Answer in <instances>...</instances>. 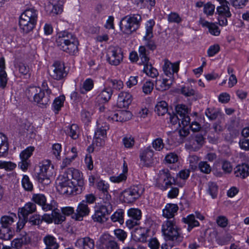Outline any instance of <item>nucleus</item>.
Instances as JSON below:
<instances>
[{"label":"nucleus","mask_w":249,"mask_h":249,"mask_svg":"<svg viewBox=\"0 0 249 249\" xmlns=\"http://www.w3.org/2000/svg\"><path fill=\"white\" fill-rule=\"evenodd\" d=\"M56 44L59 49L69 54L75 55L78 52L79 43L77 38L67 31L58 33Z\"/></svg>","instance_id":"nucleus-1"},{"label":"nucleus","mask_w":249,"mask_h":249,"mask_svg":"<svg viewBox=\"0 0 249 249\" xmlns=\"http://www.w3.org/2000/svg\"><path fill=\"white\" fill-rule=\"evenodd\" d=\"M162 232L166 241L173 242L175 245L179 244L183 239L180 229L177 225L175 219L164 221L162 225Z\"/></svg>","instance_id":"nucleus-2"},{"label":"nucleus","mask_w":249,"mask_h":249,"mask_svg":"<svg viewBox=\"0 0 249 249\" xmlns=\"http://www.w3.org/2000/svg\"><path fill=\"white\" fill-rule=\"evenodd\" d=\"M141 20V16L139 14L126 16L120 22V30L124 34L130 35L139 28Z\"/></svg>","instance_id":"nucleus-3"},{"label":"nucleus","mask_w":249,"mask_h":249,"mask_svg":"<svg viewBox=\"0 0 249 249\" xmlns=\"http://www.w3.org/2000/svg\"><path fill=\"white\" fill-rule=\"evenodd\" d=\"M144 191L142 184L133 185L122 192L121 199L124 203H132L141 197Z\"/></svg>","instance_id":"nucleus-4"},{"label":"nucleus","mask_w":249,"mask_h":249,"mask_svg":"<svg viewBox=\"0 0 249 249\" xmlns=\"http://www.w3.org/2000/svg\"><path fill=\"white\" fill-rule=\"evenodd\" d=\"M26 94L28 98L33 97L34 102L41 107L48 105L50 101L51 95L42 90L39 87L35 86L29 87L26 91Z\"/></svg>","instance_id":"nucleus-5"},{"label":"nucleus","mask_w":249,"mask_h":249,"mask_svg":"<svg viewBox=\"0 0 249 249\" xmlns=\"http://www.w3.org/2000/svg\"><path fill=\"white\" fill-rule=\"evenodd\" d=\"M53 166L51 164L50 161H43L38 173V182L45 185L49 184L51 183L50 178L53 176Z\"/></svg>","instance_id":"nucleus-6"},{"label":"nucleus","mask_w":249,"mask_h":249,"mask_svg":"<svg viewBox=\"0 0 249 249\" xmlns=\"http://www.w3.org/2000/svg\"><path fill=\"white\" fill-rule=\"evenodd\" d=\"M107 60L111 65L117 66L123 60L122 49L118 46H110L107 52Z\"/></svg>","instance_id":"nucleus-7"},{"label":"nucleus","mask_w":249,"mask_h":249,"mask_svg":"<svg viewBox=\"0 0 249 249\" xmlns=\"http://www.w3.org/2000/svg\"><path fill=\"white\" fill-rule=\"evenodd\" d=\"M52 71H49L50 75L54 79L59 80L67 75L63 63L55 62L52 66Z\"/></svg>","instance_id":"nucleus-8"},{"label":"nucleus","mask_w":249,"mask_h":249,"mask_svg":"<svg viewBox=\"0 0 249 249\" xmlns=\"http://www.w3.org/2000/svg\"><path fill=\"white\" fill-rule=\"evenodd\" d=\"M89 212L90 209L87 202L83 200L77 205L75 212L72 216V219L76 221H82L84 217L89 214Z\"/></svg>","instance_id":"nucleus-9"},{"label":"nucleus","mask_w":249,"mask_h":249,"mask_svg":"<svg viewBox=\"0 0 249 249\" xmlns=\"http://www.w3.org/2000/svg\"><path fill=\"white\" fill-rule=\"evenodd\" d=\"M58 188L62 193H73V183L70 179L66 178L64 176H60L57 179Z\"/></svg>","instance_id":"nucleus-10"},{"label":"nucleus","mask_w":249,"mask_h":249,"mask_svg":"<svg viewBox=\"0 0 249 249\" xmlns=\"http://www.w3.org/2000/svg\"><path fill=\"white\" fill-rule=\"evenodd\" d=\"M177 115L180 117L182 125L188 126L190 124V118L188 115L189 109L184 105H178L176 107Z\"/></svg>","instance_id":"nucleus-11"},{"label":"nucleus","mask_w":249,"mask_h":249,"mask_svg":"<svg viewBox=\"0 0 249 249\" xmlns=\"http://www.w3.org/2000/svg\"><path fill=\"white\" fill-rule=\"evenodd\" d=\"M101 249H119L117 242L108 234H104L100 238Z\"/></svg>","instance_id":"nucleus-12"},{"label":"nucleus","mask_w":249,"mask_h":249,"mask_svg":"<svg viewBox=\"0 0 249 249\" xmlns=\"http://www.w3.org/2000/svg\"><path fill=\"white\" fill-rule=\"evenodd\" d=\"M72 176V181L74 183H73V191L77 194H80L84 185L83 176L78 170L74 169Z\"/></svg>","instance_id":"nucleus-13"},{"label":"nucleus","mask_w":249,"mask_h":249,"mask_svg":"<svg viewBox=\"0 0 249 249\" xmlns=\"http://www.w3.org/2000/svg\"><path fill=\"white\" fill-rule=\"evenodd\" d=\"M149 24V25L148 24L146 25L145 35L143 36V40L145 41L144 46L153 51L156 48L155 42L151 39L153 37V26L154 24H152L151 22Z\"/></svg>","instance_id":"nucleus-14"},{"label":"nucleus","mask_w":249,"mask_h":249,"mask_svg":"<svg viewBox=\"0 0 249 249\" xmlns=\"http://www.w3.org/2000/svg\"><path fill=\"white\" fill-rule=\"evenodd\" d=\"M112 211H111L108 207L107 208L100 206L99 208L95 211L94 214L92 216V218L95 222L100 223L104 222L107 220L106 216L109 215Z\"/></svg>","instance_id":"nucleus-15"},{"label":"nucleus","mask_w":249,"mask_h":249,"mask_svg":"<svg viewBox=\"0 0 249 249\" xmlns=\"http://www.w3.org/2000/svg\"><path fill=\"white\" fill-rule=\"evenodd\" d=\"M160 179L163 181V190H167L173 184H176V181L170 173L168 169H164L160 171Z\"/></svg>","instance_id":"nucleus-16"},{"label":"nucleus","mask_w":249,"mask_h":249,"mask_svg":"<svg viewBox=\"0 0 249 249\" xmlns=\"http://www.w3.org/2000/svg\"><path fill=\"white\" fill-rule=\"evenodd\" d=\"M179 62L172 63L168 60H165L164 64L162 67L165 74L169 78H173L174 73L177 72L179 70Z\"/></svg>","instance_id":"nucleus-17"},{"label":"nucleus","mask_w":249,"mask_h":249,"mask_svg":"<svg viewBox=\"0 0 249 249\" xmlns=\"http://www.w3.org/2000/svg\"><path fill=\"white\" fill-rule=\"evenodd\" d=\"M132 100V96L129 93L121 92L118 96L117 105L120 108H126L130 105Z\"/></svg>","instance_id":"nucleus-18"},{"label":"nucleus","mask_w":249,"mask_h":249,"mask_svg":"<svg viewBox=\"0 0 249 249\" xmlns=\"http://www.w3.org/2000/svg\"><path fill=\"white\" fill-rule=\"evenodd\" d=\"M178 210L177 204L168 203L162 210V215L163 217L169 219H175L174 216Z\"/></svg>","instance_id":"nucleus-19"},{"label":"nucleus","mask_w":249,"mask_h":249,"mask_svg":"<svg viewBox=\"0 0 249 249\" xmlns=\"http://www.w3.org/2000/svg\"><path fill=\"white\" fill-rule=\"evenodd\" d=\"M74 245L77 247H82L83 249H93L94 248V240L89 237L79 238L77 239Z\"/></svg>","instance_id":"nucleus-20"},{"label":"nucleus","mask_w":249,"mask_h":249,"mask_svg":"<svg viewBox=\"0 0 249 249\" xmlns=\"http://www.w3.org/2000/svg\"><path fill=\"white\" fill-rule=\"evenodd\" d=\"M234 174L236 177L246 178L249 176V165L246 163L238 165L234 169Z\"/></svg>","instance_id":"nucleus-21"},{"label":"nucleus","mask_w":249,"mask_h":249,"mask_svg":"<svg viewBox=\"0 0 249 249\" xmlns=\"http://www.w3.org/2000/svg\"><path fill=\"white\" fill-rule=\"evenodd\" d=\"M36 23L23 18H19V25L20 30L24 34H28L35 27Z\"/></svg>","instance_id":"nucleus-22"},{"label":"nucleus","mask_w":249,"mask_h":249,"mask_svg":"<svg viewBox=\"0 0 249 249\" xmlns=\"http://www.w3.org/2000/svg\"><path fill=\"white\" fill-rule=\"evenodd\" d=\"M173 78H163L157 80L155 81L156 89L160 91H164L168 89L172 85Z\"/></svg>","instance_id":"nucleus-23"},{"label":"nucleus","mask_w":249,"mask_h":249,"mask_svg":"<svg viewBox=\"0 0 249 249\" xmlns=\"http://www.w3.org/2000/svg\"><path fill=\"white\" fill-rule=\"evenodd\" d=\"M199 23L203 27H207L209 33L211 35L215 36H218L220 35V30L214 23L209 22L201 18L199 20Z\"/></svg>","instance_id":"nucleus-24"},{"label":"nucleus","mask_w":249,"mask_h":249,"mask_svg":"<svg viewBox=\"0 0 249 249\" xmlns=\"http://www.w3.org/2000/svg\"><path fill=\"white\" fill-rule=\"evenodd\" d=\"M43 241L47 249H58L59 247L56 238L52 235H46L43 238Z\"/></svg>","instance_id":"nucleus-25"},{"label":"nucleus","mask_w":249,"mask_h":249,"mask_svg":"<svg viewBox=\"0 0 249 249\" xmlns=\"http://www.w3.org/2000/svg\"><path fill=\"white\" fill-rule=\"evenodd\" d=\"M5 60L3 57L0 58V88L4 89L7 83V76L5 71Z\"/></svg>","instance_id":"nucleus-26"},{"label":"nucleus","mask_w":249,"mask_h":249,"mask_svg":"<svg viewBox=\"0 0 249 249\" xmlns=\"http://www.w3.org/2000/svg\"><path fill=\"white\" fill-rule=\"evenodd\" d=\"M20 18L36 23L37 12L34 8L28 9L21 14Z\"/></svg>","instance_id":"nucleus-27"},{"label":"nucleus","mask_w":249,"mask_h":249,"mask_svg":"<svg viewBox=\"0 0 249 249\" xmlns=\"http://www.w3.org/2000/svg\"><path fill=\"white\" fill-rule=\"evenodd\" d=\"M127 166L125 161L124 163V168L123 173L118 176H113L110 177V180L111 182L116 183L124 182L127 179Z\"/></svg>","instance_id":"nucleus-28"},{"label":"nucleus","mask_w":249,"mask_h":249,"mask_svg":"<svg viewBox=\"0 0 249 249\" xmlns=\"http://www.w3.org/2000/svg\"><path fill=\"white\" fill-rule=\"evenodd\" d=\"M36 205L33 202H29L20 209L19 213L22 216L27 217L30 214H32L36 211Z\"/></svg>","instance_id":"nucleus-29"},{"label":"nucleus","mask_w":249,"mask_h":249,"mask_svg":"<svg viewBox=\"0 0 249 249\" xmlns=\"http://www.w3.org/2000/svg\"><path fill=\"white\" fill-rule=\"evenodd\" d=\"M9 149L7 137L0 133V157H6Z\"/></svg>","instance_id":"nucleus-30"},{"label":"nucleus","mask_w":249,"mask_h":249,"mask_svg":"<svg viewBox=\"0 0 249 249\" xmlns=\"http://www.w3.org/2000/svg\"><path fill=\"white\" fill-rule=\"evenodd\" d=\"M182 221L188 225L187 231L190 232L193 228L195 227L199 226V222L196 220L195 215L194 214H190L186 217H183L182 219Z\"/></svg>","instance_id":"nucleus-31"},{"label":"nucleus","mask_w":249,"mask_h":249,"mask_svg":"<svg viewBox=\"0 0 249 249\" xmlns=\"http://www.w3.org/2000/svg\"><path fill=\"white\" fill-rule=\"evenodd\" d=\"M220 5L216 8V13L218 15L225 16L227 17H231V13L230 10L229 2L228 1H224L223 3H220Z\"/></svg>","instance_id":"nucleus-32"},{"label":"nucleus","mask_w":249,"mask_h":249,"mask_svg":"<svg viewBox=\"0 0 249 249\" xmlns=\"http://www.w3.org/2000/svg\"><path fill=\"white\" fill-rule=\"evenodd\" d=\"M153 155V151L150 148H147L141 154L140 158L143 162V165H147L151 162Z\"/></svg>","instance_id":"nucleus-33"},{"label":"nucleus","mask_w":249,"mask_h":249,"mask_svg":"<svg viewBox=\"0 0 249 249\" xmlns=\"http://www.w3.org/2000/svg\"><path fill=\"white\" fill-rule=\"evenodd\" d=\"M108 129V126L107 125H105L104 126H102L100 128H98L95 132V139L94 140V143L96 142L97 146H101L102 143L101 142V139L100 137H104L107 134V130Z\"/></svg>","instance_id":"nucleus-34"},{"label":"nucleus","mask_w":249,"mask_h":249,"mask_svg":"<svg viewBox=\"0 0 249 249\" xmlns=\"http://www.w3.org/2000/svg\"><path fill=\"white\" fill-rule=\"evenodd\" d=\"M144 67L143 72L145 73L148 76L151 78L157 77L159 75L158 70L153 67L152 65L149 63H146L143 64Z\"/></svg>","instance_id":"nucleus-35"},{"label":"nucleus","mask_w":249,"mask_h":249,"mask_svg":"<svg viewBox=\"0 0 249 249\" xmlns=\"http://www.w3.org/2000/svg\"><path fill=\"white\" fill-rule=\"evenodd\" d=\"M15 219H17V216L14 213H12L11 215L2 216L0 219L1 227L10 228V226L15 221Z\"/></svg>","instance_id":"nucleus-36"},{"label":"nucleus","mask_w":249,"mask_h":249,"mask_svg":"<svg viewBox=\"0 0 249 249\" xmlns=\"http://www.w3.org/2000/svg\"><path fill=\"white\" fill-rule=\"evenodd\" d=\"M155 111L159 116L164 115L168 111L167 103L164 101L158 102L155 107Z\"/></svg>","instance_id":"nucleus-37"},{"label":"nucleus","mask_w":249,"mask_h":249,"mask_svg":"<svg viewBox=\"0 0 249 249\" xmlns=\"http://www.w3.org/2000/svg\"><path fill=\"white\" fill-rule=\"evenodd\" d=\"M21 185L25 191L31 192L34 189V186L27 175H23L21 181Z\"/></svg>","instance_id":"nucleus-38"},{"label":"nucleus","mask_w":249,"mask_h":249,"mask_svg":"<svg viewBox=\"0 0 249 249\" xmlns=\"http://www.w3.org/2000/svg\"><path fill=\"white\" fill-rule=\"evenodd\" d=\"M180 91V93L186 97L194 96L196 93V90L189 84H186L181 87Z\"/></svg>","instance_id":"nucleus-39"},{"label":"nucleus","mask_w":249,"mask_h":249,"mask_svg":"<svg viewBox=\"0 0 249 249\" xmlns=\"http://www.w3.org/2000/svg\"><path fill=\"white\" fill-rule=\"evenodd\" d=\"M94 86V82L92 79L88 78L84 81L82 86L80 88V92L85 94L91 90Z\"/></svg>","instance_id":"nucleus-40"},{"label":"nucleus","mask_w":249,"mask_h":249,"mask_svg":"<svg viewBox=\"0 0 249 249\" xmlns=\"http://www.w3.org/2000/svg\"><path fill=\"white\" fill-rule=\"evenodd\" d=\"M65 100V97L64 95H60L55 99L53 104V107L55 113H58L61 108L63 106Z\"/></svg>","instance_id":"nucleus-41"},{"label":"nucleus","mask_w":249,"mask_h":249,"mask_svg":"<svg viewBox=\"0 0 249 249\" xmlns=\"http://www.w3.org/2000/svg\"><path fill=\"white\" fill-rule=\"evenodd\" d=\"M139 57L143 64L148 63L149 61V52L146 50L145 46H141L139 49Z\"/></svg>","instance_id":"nucleus-42"},{"label":"nucleus","mask_w":249,"mask_h":249,"mask_svg":"<svg viewBox=\"0 0 249 249\" xmlns=\"http://www.w3.org/2000/svg\"><path fill=\"white\" fill-rule=\"evenodd\" d=\"M13 236V231L10 228H0V239L8 240Z\"/></svg>","instance_id":"nucleus-43"},{"label":"nucleus","mask_w":249,"mask_h":249,"mask_svg":"<svg viewBox=\"0 0 249 249\" xmlns=\"http://www.w3.org/2000/svg\"><path fill=\"white\" fill-rule=\"evenodd\" d=\"M31 200L35 204L40 206L42 205L44 203L46 202V197L44 195L42 194H33Z\"/></svg>","instance_id":"nucleus-44"},{"label":"nucleus","mask_w":249,"mask_h":249,"mask_svg":"<svg viewBox=\"0 0 249 249\" xmlns=\"http://www.w3.org/2000/svg\"><path fill=\"white\" fill-rule=\"evenodd\" d=\"M193 141H194L193 143L194 144H195V142H196L198 148L202 147L205 142L203 131H201L199 133L195 134Z\"/></svg>","instance_id":"nucleus-45"},{"label":"nucleus","mask_w":249,"mask_h":249,"mask_svg":"<svg viewBox=\"0 0 249 249\" xmlns=\"http://www.w3.org/2000/svg\"><path fill=\"white\" fill-rule=\"evenodd\" d=\"M129 217L139 221L142 217V212L137 208H130L127 211Z\"/></svg>","instance_id":"nucleus-46"},{"label":"nucleus","mask_w":249,"mask_h":249,"mask_svg":"<svg viewBox=\"0 0 249 249\" xmlns=\"http://www.w3.org/2000/svg\"><path fill=\"white\" fill-rule=\"evenodd\" d=\"M69 135L73 139L78 138L79 134L78 126L76 124H72L69 126L68 130Z\"/></svg>","instance_id":"nucleus-47"},{"label":"nucleus","mask_w":249,"mask_h":249,"mask_svg":"<svg viewBox=\"0 0 249 249\" xmlns=\"http://www.w3.org/2000/svg\"><path fill=\"white\" fill-rule=\"evenodd\" d=\"M118 122H123L129 120L132 116L131 113L126 110H118Z\"/></svg>","instance_id":"nucleus-48"},{"label":"nucleus","mask_w":249,"mask_h":249,"mask_svg":"<svg viewBox=\"0 0 249 249\" xmlns=\"http://www.w3.org/2000/svg\"><path fill=\"white\" fill-rule=\"evenodd\" d=\"M53 222L56 224H60L66 219L65 216L61 214L57 208L53 211Z\"/></svg>","instance_id":"nucleus-49"},{"label":"nucleus","mask_w":249,"mask_h":249,"mask_svg":"<svg viewBox=\"0 0 249 249\" xmlns=\"http://www.w3.org/2000/svg\"><path fill=\"white\" fill-rule=\"evenodd\" d=\"M208 188L207 190L209 194L213 198H215L217 196L218 192V186L216 184L213 182H209L208 183Z\"/></svg>","instance_id":"nucleus-50"},{"label":"nucleus","mask_w":249,"mask_h":249,"mask_svg":"<svg viewBox=\"0 0 249 249\" xmlns=\"http://www.w3.org/2000/svg\"><path fill=\"white\" fill-rule=\"evenodd\" d=\"M102 197L103 204L100 206L105 208H110L111 211H112V205L111 204V196L109 194L108 192L104 193Z\"/></svg>","instance_id":"nucleus-51"},{"label":"nucleus","mask_w":249,"mask_h":249,"mask_svg":"<svg viewBox=\"0 0 249 249\" xmlns=\"http://www.w3.org/2000/svg\"><path fill=\"white\" fill-rule=\"evenodd\" d=\"M118 110H108L106 112L105 118L110 122H118Z\"/></svg>","instance_id":"nucleus-52"},{"label":"nucleus","mask_w":249,"mask_h":249,"mask_svg":"<svg viewBox=\"0 0 249 249\" xmlns=\"http://www.w3.org/2000/svg\"><path fill=\"white\" fill-rule=\"evenodd\" d=\"M112 91L110 88H106L103 90L99 95V97L105 102H107L111 98Z\"/></svg>","instance_id":"nucleus-53"},{"label":"nucleus","mask_w":249,"mask_h":249,"mask_svg":"<svg viewBox=\"0 0 249 249\" xmlns=\"http://www.w3.org/2000/svg\"><path fill=\"white\" fill-rule=\"evenodd\" d=\"M16 167V164L11 161L0 160V169H4L7 171L14 170Z\"/></svg>","instance_id":"nucleus-54"},{"label":"nucleus","mask_w":249,"mask_h":249,"mask_svg":"<svg viewBox=\"0 0 249 249\" xmlns=\"http://www.w3.org/2000/svg\"><path fill=\"white\" fill-rule=\"evenodd\" d=\"M35 148L33 146H29L26 149L22 151L20 154L21 159L27 160L31 156Z\"/></svg>","instance_id":"nucleus-55"},{"label":"nucleus","mask_w":249,"mask_h":249,"mask_svg":"<svg viewBox=\"0 0 249 249\" xmlns=\"http://www.w3.org/2000/svg\"><path fill=\"white\" fill-rule=\"evenodd\" d=\"M111 220L114 222H119L121 223L123 222V212L122 210H119L115 212L111 216Z\"/></svg>","instance_id":"nucleus-56"},{"label":"nucleus","mask_w":249,"mask_h":249,"mask_svg":"<svg viewBox=\"0 0 249 249\" xmlns=\"http://www.w3.org/2000/svg\"><path fill=\"white\" fill-rule=\"evenodd\" d=\"M198 168L201 172L205 174H209L212 170L211 166L206 161H200Z\"/></svg>","instance_id":"nucleus-57"},{"label":"nucleus","mask_w":249,"mask_h":249,"mask_svg":"<svg viewBox=\"0 0 249 249\" xmlns=\"http://www.w3.org/2000/svg\"><path fill=\"white\" fill-rule=\"evenodd\" d=\"M168 21L169 22L179 23L181 22L182 19L178 13L171 12L168 16Z\"/></svg>","instance_id":"nucleus-58"},{"label":"nucleus","mask_w":249,"mask_h":249,"mask_svg":"<svg viewBox=\"0 0 249 249\" xmlns=\"http://www.w3.org/2000/svg\"><path fill=\"white\" fill-rule=\"evenodd\" d=\"M206 115L211 120L216 119L219 115V112L213 108H208L205 112Z\"/></svg>","instance_id":"nucleus-59"},{"label":"nucleus","mask_w":249,"mask_h":249,"mask_svg":"<svg viewBox=\"0 0 249 249\" xmlns=\"http://www.w3.org/2000/svg\"><path fill=\"white\" fill-rule=\"evenodd\" d=\"M123 142L125 148H130L134 145L135 141L134 138L131 136H125L123 139Z\"/></svg>","instance_id":"nucleus-60"},{"label":"nucleus","mask_w":249,"mask_h":249,"mask_svg":"<svg viewBox=\"0 0 249 249\" xmlns=\"http://www.w3.org/2000/svg\"><path fill=\"white\" fill-rule=\"evenodd\" d=\"M154 83L150 81H146L142 86V91L146 94L150 93L154 88Z\"/></svg>","instance_id":"nucleus-61"},{"label":"nucleus","mask_w":249,"mask_h":249,"mask_svg":"<svg viewBox=\"0 0 249 249\" xmlns=\"http://www.w3.org/2000/svg\"><path fill=\"white\" fill-rule=\"evenodd\" d=\"M61 145L59 143H54L53 145L52 146V152L53 155L56 157V158L58 160L60 159V152L61 151Z\"/></svg>","instance_id":"nucleus-62"},{"label":"nucleus","mask_w":249,"mask_h":249,"mask_svg":"<svg viewBox=\"0 0 249 249\" xmlns=\"http://www.w3.org/2000/svg\"><path fill=\"white\" fill-rule=\"evenodd\" d=\"M116 237L121 241L124 242L127 237V233L124 230L118 229L114 231Z\"/></svg>","instance_id":"nucleus-63"},{"label":"nucleus","mask_w":249,"mask_h":249,"mask_svg":"<svg viewBox=\"0 0 249 249\" xmlns=\"http://www.w3.org/2000/svg\"><path fill=\"white\" fill-rule=\"evenodd\" d=\"M216 222L217 225L221 228H225L228 224L227 218L223 215H220L217 217Z\"/></svg>","instance_id":"nucleus-64"}]
</instances>
